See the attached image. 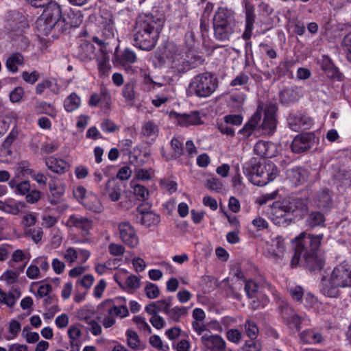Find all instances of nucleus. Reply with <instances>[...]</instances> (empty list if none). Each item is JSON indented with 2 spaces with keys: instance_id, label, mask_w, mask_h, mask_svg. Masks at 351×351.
I'll use <instances>...</instances> for the list:
<instances>
[{
  "instance_id": "obj_23",
  "label": "nucleus",
  "mask_w": 351,
  "mask_h": 351,
  "mask_svg": "<svg viewBox=\"0 0 351 351\" xmlns=\"http://www.w3.org/2000/svg\"><path fill=\"white\" fill-rule=\"evenodd\" d=\"M101 193L104 196H108L111 201L117 202L121 196V189L114 179H110L101 190Z\"/></svg>"
},
{
  "instance_id": "obj_31",
  "label": "nucleus",
  "mask_w": 351,
  "mask_h": 351,
  "mask_svg": "<svg viewBox=\"0 0 351 351\" xmlns=\"http://www.w3.org/2000/svg\"><path fill=\"white\" fill-rule=\"evenodd\" d=\"M24 64L23 56L19 53H12L5 61V67L8 71L16 73L19 71V66Z\"/></svg>"
},
{
  "instance_id": "obj_33",
  "label": "nucleus",
  "mask_w": 351,
  "mask_h": 351,
  "mask_svg": "<svg viewBox=\"0 0 351 351\" xmlns=\"http://www.w3.org/2000/svg\"><path fill=\"white\" fill-rule=\"evenodd\" d=\"M82 99L76 93L73 92L64 101V108L67 112H72L80 108Z\"/></svg>"
},
{
  "instance_id": "obj_3",
  "label": "nucleus",
  "mask_w": 351,
  "mask_h": 351,
  "mask_svg": "<svg viewBox=\"0 0 351 351\" xmlns=\"http://www.w3.org/2000/svg\"><path fill=\"white\" fill-rule=\"evenodd\" d=\"M351 287V265L343 263L335 267L328 280H324L322 292L326 296L337 298L339 287Z\"/></svg>"
},
{
  "instance_id": "obj_38",
  "label": "nucleus",
  "mask_w": 351,
  "mask_h": 351,
  "mask_svg": "<svg viewBox=\"0 0 351 351\" xmlns=\"http://www.w3.org/2000/svg\"><path fill=\"white\" fill-rule=\"evenodd\" d=\"M189 310V308L186 306H176L172 307L171 306L167 316L168 319L178 322L182 317L188 313Z\"/></svg>"
},
{
  "instance_id": "obj_40",
  "label": "nucleus",
  "mask_w": 351,
  "mask_h": 351,
  "mask_svg": "<svg viewBox=\"0 0 351 351\" xmlns=\"http://www.w3.org/2000/svg\"><path fill=\"white\" fill-rule=\"evenodd\" d=\"M104 306L106 308V312L108 315H115L121 318L126 317L129 315V311L125 305H108L104 304Z\"/></svg>"
},
{
  "instance_id": "obj_16",
  "label": "nucleus",
  "mask_w": 351,
  "mask_h": 351,
  "mask_svg": "<svg viewBox=\"0 0 351 351\" xmlns=\"http://www.w3.org/2000/svg\"><path fill=\"white\" fill-rule=\"evenodd\" d=\"M288 125L293 131L298 132L311 128L313 124L312 119L300 112L291 113L287 119Z\"/></svg>"
},
{
  "instance_id": "obj_27",
  "label": "nucleus",
  "mask_w": 351,
  "mask_h": 351,
  "mask_svg": "<svg viewBox=\"0 0 351 351\" xmlns=\"http://www.w3.org/2000/svg\"><path fill=\"white\" fill-rule=\"evenodd\" d=\"M45 164L51 171L60 174L68 171L70 167L69 164L66 160L53 156L47 158Z\"/></svg>"
},
{
  "instance_id": "obj_59",
  "label": "nucleus",
  "mask_w": 351,
  "mask_h": 351,
  "mask_svg": "<svg viewBox=\"0 0 351 351\" xmlns=\"http://www.w3.org/2000/svg\"><path fill=\"white\" fill-rule=\"evenodd\" d=\"M82 332L77 326H71L68 329V335L71 345L77 343L81 337Z\"/></svg>"
},
{
  "instance_id": "obj_30",
  "label": "nucleus",
  "mask_w": 351,
  "mask_h": 351,
  "mask_svg": "<svg viewBox=\"0 0 351 351\" xmlns=\"http://www.w3.org/2000/svg\"><path fill=\"white\" fill-rule=\"evenodd\" d=\"M300 97V91L297 87H287L280 93V100L285 105L296 101Z\"/></svg>"
},
{
  "instance_id": "obj_43",
  "label": "nucleus",
  "mask_w": 351,
  "mask_h": 351,
  "mask_svg": "<svg viewBox=\"0 0 351 351\" xmlns=\"http://www.w3.org/2000/svg\"><path fill=\"white\" fill-rule=\"evenodd\" d=\"M171 87H166L162 94H158L156 95L155 98L152 100V104L156 108H159L162 105L166 104L171 97Z\"/></svg>"
},
{
  "instance_id": "obj_20",
  "label": "nucleus",
  "mask_w": 351,
  "mask_h": 351,
  "mask_svg": "<svg viewBox=\"0 0 351 351\" xmlns=\"http://www.w3.org/2000/svg\"><path fill=\"white\" fill-rule=\"evenodd\" d=\"M96 62L97 63L99 76L100 77H108L111 70V65L109 62V57L106 49L103 48L99 49V54L96 56Z\"/></svg>"
},
{
  "instance_id": "obj_1",
  "label": "nucleus",
  "mask_w": 351,
  "mask_h": 351,
  "mask_svg": "<svg viewBox=\"0 0 351 351\" xmlns=\"http://www.w3.org/2000/svg\"><path fill=\"white\" fill-rule=\"evenodd\" d=\"M163 26L162 18L151 14H140L134 29V45L142 50H152L156 45Z\"/></svg>"
},
{
  "instance_id": "obj_47",
  "label": "nucleus",
  "mask_w": 351,
  "mask_h": 351,
  "mask_svg": "<svg viewBox=\"0 0 351 351\" xmlns=\"http://www.w3.org/2000/svg\"><path fill=\"white\" fill-rule=\"evenodd\" d=\"M131 186L134 195L138 200L144 201L148 199L149 192L145 186L141 184H136L133 182L131 183Z\"/></svg>"
},
{
  "instance_id": "obj_21",
  "label": "nucleus",
  "mask_w": 351,
  "mask_h": 351,
  "mask_svg": "<svg viewBox=\"0 0 351 351\" xmlns=\"http://www.w3.org/2000/svg\"><path fill=\"white\" fill-rule=\"evenodd\" d=\"M171 302V297L163 298L162 300L147 304L145 306V311L149 314H157L159 312H162L167 315L168 311L172 306Z\"/></svg>"
},
{
  "instance_id": "obj_8",
  "label": "nucleus",
  "mask_w": 351,
  "mask_h": 351,
  "mask_svg": "<svg viewBox=\"0 0 351 351\" xmlns=\"http://www.w3.org/2000/svg\"><path fill=\"white\" fill-rule=\"evenodd\" d=\"M29 4L36 8H43L49 5L38 19V27L43 26V32L47 33L57 23L61 17V9L56 3L50 4L51 0H27Z\"/></svg>"
},
{
  "instance_id": "obj_10",
  "label": "nucleus",
  "mask_w": 351,
  "mask_h": 351,
  "mask_svg": "<svg viewBox=\"0 0 351 351\" xmlns=\"http://www.w3.org/2000/svg\"><path fill=\"white\" fill-rule=\"evenodd\" d=\"M62 224L69 230H79L82 234L85 236L89 234L93 227V221L86 217L75 213L70 215L64 221H62Z\"/></svg>"
},
{
  "instance_id": "obj_49",
  "label": "nucleus",
  "mask_w": 351,
  "mask_h": 351,
  "mask_svg": "<svg viewBox=\"0 0 351 351\" xmlns=\"http://www.w3.org/2000/svg\"><path fill=\"white\" fill-rule=\"evenodd\" d=\"M256 297L251 298L252 300L250 303L252 308L258 309L260 308H263L268 304L269 300L267 296L262 295L259 293H256Z\"/></svg>"
},
{
  "instance_id": "obj_64",
  "label": "nucleus",
  "mask_w": 351,
  "mask_h": 351,
  "mask_svg": "<svg viewBox=\"0 0 351 351\" xmlns=\"http://www.w3.org/2000/svg\"><path fill=\"white\" fill-rule=\"evenodd\" d=\"M261 343L254 339H250L245 342L242 351H261Z\"/></svg>"
},
{
  "instance_id": "obj_37",
  "label": "nucleus",
  "mask_w": 351,
  "mask_h": 351,
  "mask_svg": "<svg viewBox=\"0 0 351 351\" xmlns=\"http://www.w3.org/2000/svg\"><path fill=\"white\" fill-rule=\"evenodd\" d=\"M178 123L184 127L190 125H199L202 123L199 113L196 112L191 114H184L179 117Z\"/></svg>"
},
{
  "instance_id": "obj_39",
  "label": "nucleus",
  "mask_w": 351,
  "mask_h": 351,
  "mask_svg": "<svg viewBox=\"0 0 351 351\" xmlns=\"http://www.w3.org/2000/svg\"><path fill=\"white\" fill-rule=\"evenodd\" d=\"M115 59L118 63L125 66L128 64L134 63L136 61L137 57L134 51L126 49L121 54L117 55Z\"/></svg>"
},
{
  "instance_id": "obj_25",
  "label": "nucleus",
  "mask_w": 351,
  "mask_h": 351,
  "mask_svg": "<svg viewBox=\"0 0 351 351\" xmlns=\"http://www.w3.org/2000/svg\"><path fill=\"white\" fill-rule=\"evenodd\" d=\"M303 258L306 267L311 271L319 270L324 267V262L323 259L320 256H318L316 252H308L305 247Z\"/></svg>"
},
{
  "instance_id": "obj_44",
  "label": "nucleus",
  "mask_w": 351,
  "mask_h": 351,
  "mask_svg": "<svg viewBox=\"0 0 351 351\" xmlns=\"http://www.w3.org/2000/svg\"><path fill=\"white\" fill-rule=\"evenodd\" d=\"M43 305L48 312L51 313V317L60 310L58 305L57 299L52 295L43 299Z\"/></svg>"
},
{
  "instance_id": "obj_51",
  "label": "nucleus",
  "mask_w": 351,
  "mask_h": 351,
  "mask_svg": "<svg viewBox=\"0 0 351 351\" xmlns=\"http://www.w3.org/2000/svg\"><path fill=\"white\" fill-rule=\"evenodd\" d=\"M19 274L13 270H6L0 277V280L6 285H13L17 282Z\"/></svg>"
},
{
  "instance_id": "obj_34",
  "label": "nucleus",
  "mask_w": 351,
  "mask_h": 351,
  "mask_svg": "<svg viewBox=\"0 0 351 351\" xmlns=\"http://www.w3.org/2000/svg\"><path fill=\"white\" fill-rule=\"evenodd\" d=\"M127 338V344L132 350H143L145 348V344L140 341L138 334L132 330H128L125 332Z\"/></svg>"
},
{
  "instance_id": "obj_63",
  "label": "nucleus",
  "mask_w": 351,
  "mask_h": 351,
  "mask_svg": "<svg viewBox=\"0 0 351 351\" xmlns=\"http://www.w3.org/2000/svg\"><path fill=\"white\" fill-rule=\"evenodd\" d=\"M37 221V214L34 213H29L23 217L22 223L25 230L29 229L34 226Z\"/></svg>"
},
{
  "instance_id": "obj_6",
  "label": "nucleus",
  "mask_w": 351,
  "mask_h": 351,
  "mask_svg": "<svg viewBox=\"0 0 351 351\" xmlns=\"http://www.w3.org/2000/svg\"><path fill=\"white\" fill-rule=\"evenodd\" d=\"M217 86V78L212 73H199L191 79L186 88V94L189 97L206 98L215 93Z\"/></svg>"
},
{
  "instance_id": "obj_19",
  "label": "nucleus",
  "mask_w": 351,
  "mask_h": 351,
  "mask_svg": "<svg viewBox=\"0 0 351 351\" xmlns=\"http://www.w3.org/2000/svg\"><path fill=\"white\" fill-rule=\"evenodd\" d=\"M254 151L256 155L265 158L274 157L278 153L276 144L263 141H259L256 143Z\"/></svg>"
},
{
  "instance_id": "obj_60",
  "label": "nucleus",
  "mask_w": 351,
  "mask_h": 351,
  "mask_svg": "<svg viewBox=\"0 0 351 351\" xmlns=\"http://www.w3.org/2000/svg\"><path fill=\"white\" fill-rule=\"evenodd\" d=\"M245 329L247 335L251 339H255L258 335V329L256 324L250 320H247L245 323Z\"/></svg>"
},
{
  "instance_id": "obj_14",
  "label": "nucleus",
  "mask_w": 351,
  "mask_h": 351,
  "mask_svg": "<svg viewBox=\"0 0 351 351\" xmlns=\"http://www.w3.org/2000/svg\"><path fill=\"white\" fill-rule=\"evenodd\" d=\"M280 313L283 322L289 326L300 329V324L305 321L306 316L298 315L294 309L287 303H282L280 308Z\"/></svg>"
},
{
  "instance_id": "obj_55",
  "label": "nucleus",
  "mask_w": 351,
  "mask_h": 351,
  "mask_svg": "<svg viewBox=\"0 0 351 351\" xmlns=\"http://www.w3.org/2000/svg\"><path fill=\"white\" fill-rule=\"evenodd\" d=\"M21 325L19 322L12 319L9 324V335L6 337L7 340H12L16 337L21 330Z\"/></svg>"
},
{
  "instance_id": "obj_58",
  "label": "nucleus",
  "mask_w": 351,
  "mask_h": 351,
  "mask_svg": "<svg viewBox=\"0 0 351 351\" xmlns=\"http://www.w3.org/2000/svg\"><path fill=\"white\" fill-rule=\"evenodd\" d=\"M49 189L53 195L60 197L64 193L65 185L60 182H51L49 183Z\"/></svg>"
},
{
  "instance_id": "obj_9",
  "label": "nucleus",
  "mask_w": 351,
  "mask_h": 351,
  "mask_svg": "<svg viewBox=\"0 0 351 351\" xmlns=\"http://www.w3.org/2000/svg\"><path fill=\"white\" fill-rule=\"evenodd\" d=\"M163 58L169 65L172 72L177 75L183 74L191 69V64L186 53L173 44H169L165 49Z\"/></svg>"
},
{
  "instance_id": "obj_2",
  "label": "nucleus",
  "mask_w": 351,
  "mask_h": 351,
  "mask_svg": "<svg viewBox=\"0 0 351 351\" xmlns=\"http://www.w3.org/2000/svg\"><path fill=\"white\" fill-rule=\"evenodd\" d=\"M243 171L253 184L259 186H265L278 176L276 166L271 161L266 160L246 163L243 166Z\"/></svg>"
},
{
  "instance_id": "obj_12",
  "label": "nucleus",
  "mask_w": 351,
  "mask_h": 351,
  "mask_svg": "<svg viewBox=\"0 0 351 351\" xmlns=\"http://www.w3.org/2000/svg\"><path fill=\"white\" fill-rule=\"evenodd\" d=\"M267 256L275 261L282 260L286 254V246L281 236H276L266 243Z\"/></svg>"
},
{
  "instance_id": "obj_5",
  "label": "nucleus",
  "mask_w": 351,
  "mask_h": 351,
  "mask_svg": "<svg viewBox=\"0 0 351 351\" xmlns=\"http://www.w3.org/2000/svg\"><path fill=\"white\" fill-rule=\"evenodd\" d=\"M264 115L263 123L258 127L262 117V110L258 107L256 112L239 132L245 137L250 136L255 130H261L262 133L265 135L272 134L276 127L274 110L270 108H266L264 111Z\"/></svg>"
},
{
  "instance_id": "obj_42",
  "label": "nucleus",
  "mask_w": 351,
  "mask_h": 351,
  "mask_svg": "<svg viewBox=\"0 0 351 351\" xmlns=\"http://www.w3.org/2000/svg\"><path fill=\"white\" fill-rule=\"evenodd\" d=\"M115 260L108 259L104 263H96L95 264V270L99 275H104L110 273L111 270L115 268Z\"/></svg>"
},
{
  "instance_id": "obj_13",
  "label": "nucleus",
  "mask_w": 351,
  "mask_h": 351,
  "mask_svg": "<svg viewBox=\"0 0 351 351\" xmlns=\"http://www.w3.org/2000/svg\"><path fill=\"white\" fill-rule=\"evenodd\" d=\"M242 7L245 14V30L242 38L247 40L250 39L254 29V24L256 20L254 5L247 0H243Z\"/></svg>"
},
{
  "instance_id": "obj_4",
  "label": "nucleus",
  "mask_w": 351,
  "mask_h": 351,
  "mask_svg": "<svg viewBox=\"0 0 351 351\" xmlns=\"http://www.w3.org/2000/svg\"><path fill=\"white\" fill-rule=\"evenodd\" d=\"M305 206L304 201L298 198L275 202L271 206L270 218L276 225L283 226L291 221L296 210L305 209Z\"/></svg>"
},
{
  "instance_id": "obj_28",
  "label": "nucleus",
  "mask_w": 351,
  "mask_h": 351,
  "mask_svg": "<svg viewBox=\"0 0 351 351\" xmlns=\"http://www.w3.org/2000/svg\"><path fill=\"white\" fill-rule=\"evenodd\" d=\"M99 54V49L90 43H82L78 49L77 56L83 62H88Z\"/></svg>"
},
{
  "instance_id": "obj_29",
  "label": "nucleus",
  "mask_w": 351,
  "mask_h": 351,
  "mask_svg": "<svg viewBox=\"0 0 351 351\" xmlns=\"http://www.w3.org/2000/svg\"><path fill=\"white\" fill-rule=\"evenodd\" d=\"M171 147L173 150L171 153L167 154L164 148L161 149V154L166 160L178 159L184 154L182 143L177 138L173 137L171 139Z\"/></svg>"
},
{
  "instance_id": "obj_24",
  "label": "nucleus",
  "mask_w": 351,
  "mask_h": 351,
  "mask_svg": "<svg viewBox=\"0 0 351 351\" xmlns=\"http://www.w3.org/2000/svg\"><path fill=\"white\" fill-rule=\"evenodd\" d=\"M82 206L86 209L95 213H101L104 210L99 197L90 191L88 192L87 197L83 201Z\"/></svg>"
},
{
  "instance_id": "obj_48",
  "label": "nucleus",
  "mask_w": 351,
  "mask_h": 351,
  "mask_svg": "<svg viewBox=\"0 0 351 351\" xmlns=\"http://www.w3.org/2000/svg\"><path fill=\"white\" fill-rule=\"evenodd\" d=\"M204 185L208 189L217 192L221 191L223 188L222 182L214 176L208 178Z\"/></svg>"
},
{
  "instance_id": "obj_17",
  "label": "nucleus",
  "mask_w": 351,
  "mask_h": 351,
  "mask_svg": "<svg viewBox=\"0 0 351 351\" xmlns=\"http://www.w3.org/2000/svg\"><path fill=\"white\" fill-rule=\"evenodd\" d=\"M314 143V136L306 133L294 138L291 145V150L295 153H301L310 149Z\"/></svg>"
},
{
  "instance_id": "obj_32",
  "label": "nucleus",
  "mask_w": 351,
  "mask_h": 351,
  "mask_svg": "<svg viewBox=\"0 0 351 351\" xmlns=\"http://www.w3.org/2000/svg\"><path fill=\"white\" fill-rule=\"evenodd\" d=\"M8 185L13 190V193L17 195H26L31 189L30 184L28 181L19 182L16 180V177L11 179L8 182Z\"/></svg>"
},
{
  "instance_id": "obj_56",
  "label": "nucleus",
  "mask_w": 351,
  "mask_h": 351,
  "mask_svg": "<svg viewBox=\"0 0 351 351\" xmlns=\"http://www.w3.org/2000/svg\"><path fill=\"white\" fill-rule=\"evenodd\" d=\"M146 296L149 299H155L158 297L160 290L158 287L152 282H148L144 289Z\"/></svg>"
},
{
  "instance_id": "obj_61",
  "label": "nucleus",
  "mask_w": 351,
  "mask_h": 351,
  "mask_svg": "<svg viewBox=\"0 0 351 351\" xmlns=\"http://www.w3.org/2000/svg\"><path fill=\"white\" fill-rule=\"evenodd\" d=\"M62 242V233L59 228H53L51 230V244L56 248L60 246Z\"/></svg>"
},
{
  "instance_id": "obj_53",
  "label": "nucleus",
  "mask_w": 351,
  "mask_h": 351,
  "mask_svg": "<svg viewBox=\"0 0 351 351\" xmlns=\"http://www.w3.org/2000/svg\"><path fill=\"white\" fill-rule=\"evenodd\" d=\"M25 273L27 277L32 280L38 279L43 276L40 269L34 263V261H32L31 264L28 266Z\"/></svg>"
},
{
  "instance_id": "obj_52",
  "label": "nucleus",
  "mask_w": 351,
  "mask_h": 351,
  "mask_svg": "<svg viewBox=\"0 0 351 351\" xmlns=\"http://www.w3.org/2000/svg\"><path fill=\"white\" fill-rule=\"evenodd\" d=\"M64 21L71 27H78L82 22V16L79 12L75 13L71 12L66 15V18L64 16Z\"/></svg>"
},
{
  "instance_id": "obj_62",
  "label": "nucleus",
  "mask_w": 351,
  "mask_h": 351,
  "mask_svg": "<svg viewBox=\"0 0 351 351\" xmlns=\"http://www.w3.org/2000/svg\"><path fill=\"white\" fill-rule=\"evenodd\" d=\"M125 251V247L117 243H110L108 245L109 253L114 256H122Z\"/></svg>"
},
{
  "instance_id": "obj_26",
  "label": "nucleus",
  "mask_w": 351,
  "mask_h": 351,
  "mask_svg": "<svg viewBox=\"0 0 351 351\" xmlns=\"http://www.w3.org/2000/svg\"><path fill=\"white\" fill-rule=\"evenodd\" d=\"M287 179L294 186L304 183L308 177L306 169L301 167H295L287 171Z\"/></svg>"
},
{
  "instance_id": "obj_54",
  "label": "nucleus",
  "mask_w": 351,
  "mask_h": 351,
  "mask_svg": "<svg viewBox=\"0 0 351 351\" xmlns=\"http://www.w3.org/2000/svg\"><path fill=\"white\" fill-rule=\"evenodd\" d=\"M149 342L152 346L160 351H169V346L167 344H165L158 335H154L151 336L149 337Z\"/></svg>"
},
{
  "instance_id": "obj_57",
  "label": "nucleus",
  "mask_w": 351,
  "mask_h": 351,
  "mask_svg": "<svg viewBox=\"0 0 351 351\" xmlns=\"http://www.w3.org/2000/svg\"><path fill=\"white\" fill-rule=\"evenodd\" d=\"M25 234L30 237L36 243H38L43 238V232L42 228H29L25 230Z\"/></svg>"
},
{
  "instance_id": "obj_50",
  "label": "nucleus",
  "mask_w": 351,
  "mask_h": 351,
  "mask_svg": "<svg viewBox=\"0 0 351 351\" xmlns=\"http://www.w3.org/2000/svg\"><path fill=\"white\" fill-rule=\"evenodd\" d=\"M19 210V203L17 201L12 198H8L5 200V213L11 215H17Z\"/></svg>"
},
{
  "instance_id": "obj_15",
  "label": "nucleus",
  "mask_w": 351,
  "mask_h": 351,
  "mask_svg": "<svg viewBox=\"0 0 351 351\" xmlns=\"http://www.w3.org/2000/svg\"><path fill=\"white\" fill-rule=\"evenodd\" d=\"M62 256L69 265H72L76 261L84 264L90 258V252L83 248L68 247L62 252Z\"/></svg>"
},
{
  "instance_id": "obj_7",
  "label": "nucleus",
  "mask_w": 351,
  "mask_h": 351,
  "mask_svg": "<svg viewBox=\"0 0 351 351\" xmlns=\"http://www.w3.org/2000/svg\"><path fill=\"white\" fill-rule=\"evenodd\" d=\"M236 25L233 11L226 8H220L214 15V34L217 40H229Z\"/></svg>"
},
{
  "instance_id": "obj_22",
  "label": "nucleus",
  "mask_w": 351,
  "mask_h": 351,
  "mask_svg": "<svg viewBox=\"0 0 351 351\" xmlns=\"http://www.w3.org/2000/svg\"><path fill=\"white\" fill-rule=\"evenodd\" d=\"M323 238V234H318L317 236L308 234L306 232L301 233L297 238H295V243H303V246L306 248V244L309 243L311 252H316L319 249L321 244V241Z\"/></svg>"
},
{
  "instance_id": "obj_11",
  "label": "nucleus",
  "mask_w": 351,
  "mask_h": 351,
  "mask_svg": "<svg viewBox=\"0 0 351 351\" xmlns=\"http://www.w3.org/2000/svg\"><path fill=\"white\" fill-rule=\"evenodd\" d=\"M120 239L130 248H136L139 245V237L134 226L129 222L119 224Z\"/></svg>"
},
{
  "instance_id": "obj_45",
  "label": "nucleus",
  "mask_w": 351,
  "mask_h": 351,
  "mask_svg": "<svg viewBox=\"0 0 351 351\" xmlns=\"http://www.w3.org/2000/svg\"><path fill=\"white\" fill-rule=\"evenodd\" d=\"M316 204L318 207L326 208L331 203V197L328 190H323L319 192L315 198Z\"/></svg>"
},
{
  "instance_id": "obj_46",
  "label": "nucleus",
  "mask_w": 351,
  "mask_h": 351,
  "mask_svg": "<svg viewBox=\"0 0 351 351\" xmlns=\"http://www.w3.org/2000/svg\"><path fill=\"white\" fill-rule=\"evenodd\" d=\"M325 221L324 216L320 212H313L308 216L306 224L311 228L322 226Z\"/></svg>"
},
{
  "instance_id": "obj_36",
  "label": "nucleus",
  "mask_w": 351,
  "mask_h": 351,
  "mask_svg": "<svg viewBox=\"0 0 351 351\" xmlns=\"http://www.w3.org/2000/svg\"><path fill=\"white\" fill-rule=\"evenodd\" d=\"M301 341L306 344L319 343L322 341V335L313 330H306L300 334Z\"/></svg>"
},
{
  "instance_id": "obj_18",
  "label": "nucleus",
  "mask_w": 351,
  "mask_h": 351,
  "mask_svg": "<svg viewBox=\"0 0 351 351\" xmlns=\"http://www.w3.org/2000/svg\"><path fill=\"white\" fill-rule=\"evenodd\" d=\"M202 343L212 351H223L226 348L224 339L218 335L204 334L201 337Z\"/></svg>"
},
{
  "instance_id": "obj_35",
  "label": "nucleus",
  "mask_w": 351,
  "mask_h": 351,
  "mask_svg": "<svg viewBox=\"0 0 351 351\" xmlns=\"http://www.w3.org/2000/svg\"><path fill=\"white\" fill-rule=\"evenodd\" d=\"M158 132L159 128L154 121H147L143 123L141 133L145 137L154 141L157 138Z\"/></svg>"
},
{
  "instance_id": "obj_41",
  "label": "nucleus",
  "mask_w": 351,
  "mask_h": 351,
  "mask_svg": "<svg viewBox=\"0 0 351 351\" xmlns=\"http://www.w3.org/2000/svg\"><path fill=\"white\" fill-rule=\"evenodd\" d=\"M139 220L143 226L148 228L157 226L160 223V217L159 215H157L154 212L149 211L148 213L145 214V215L141 216Z\"/></svg>"
}]
</instances>
